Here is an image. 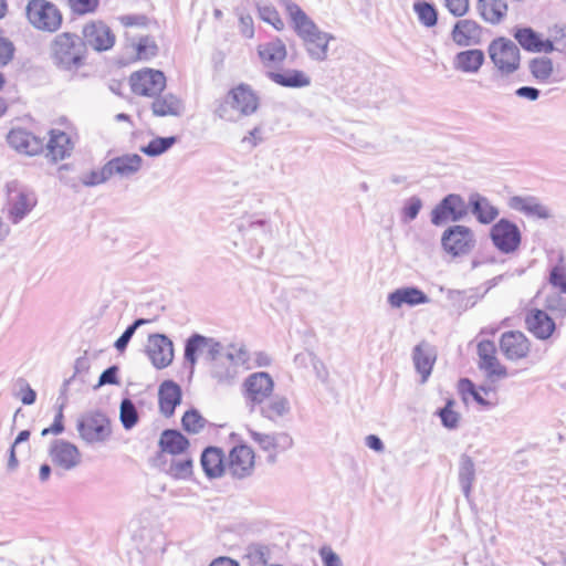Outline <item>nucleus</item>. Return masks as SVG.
Returning a JSON list of instances; mask_svg holds the SVG:
<instances>
[{"mask_svg":"<svg viewBox=\"0 0 566 566\" xmlns=\"http://www.w3.org/2000/svg\"><path fill=\"white\" fill-rule=\"evenodd\" d=\"M284 7L293 30L302 40L308 55L314 60L324 61L327 57L329 41L334 39L333 35L319 30L298 4L285 0Z\"/></svg>","mask_w":566,"mask_h":566,"instance_id":"1","label":"nucleus"},{"mask_svg":"<svg viewBox=\"0 0 566 566\" xmlns=\"http://www.w3.org/2000/svg\"><path fill=\"white\" fill-rule=\"evenodd\" d=\"M50 59L60 70L77 71L85 64V49L75 33L62 32L50 44Z\"/></svg>","mask_w":566,"mask_h":566,"instance_id":"2","label":"nucleus"},{"mask_svg":"<svg viewBox=\"0 0 566 566\" xmlns=\"http://www.w3.org/2000/svg\"><path fill=\"white\" fill-rule=\"evenodd\" d=\"M260 105V97L251 85L240 83L230 88L216 112L218 116L226 120H232V111L242 116L254 114Z\"/></svg>","mask_w":566,"mask_h":566,"instance_id":"3","label":"nucleus"},{"mask_svg":"<svg viewBox=\"0 0 566 566\" xmlns=\"http://www.w3.org/2000/svg\"><path fill=\"white\" fill-rule=\"evenodd\" d=\"M488 55L494 70L501 76H510L521 69V50L506 36H497L488 45Z\"/></svg>","mask_w":566,"mask_h":566,"instance_id":"4","label":"nucleus"},{"mask_svg":"<svg viewBox=\"0 0 566 566\" xmlns=\"http://www.w3.org/2000/svg\"><path fill=\"white\" fill-rule=\"evenodd\" d=\"M25 17L33 29L44 33H55L63 24V13L49 0H30L25 7Z\"/></svg>","mask_w":566,"mask_h":566,"instance_id":"5","label":"nucleus"},{"mask_svg":"<svg viewBox=\"0 0 566 566\" xmlns=\"http://www.w3.org/2000/svg\"><path fill=\"white\" fill-rule=\"evenodd\" d=\"M36 203L38 199L33 191L17 181L7 184L3 210L12 223L20 222L35 208Z\"/></svg>","mask_w":566,"mask_h":566,"instance_id":"6","label":"nucleus"},{"mask_svg":"<svg viewBox=\"0 0 566 566\" xmlns=\"http://www.w3.org/2000/svg\"><path fill=\"white\" fill-rule=\"evenodd\" d=\"M127 83L132 95L154 98L166 90L167 76L158 69L145 66L132 72Z\"/></svg>","mask_w":566,"mask_h":566,"instance_id":"7","label":"nucleus"},{"mask_svg":"<svg viewBox=\"0 0 566 566\" xmlns=\"http://www.w3.org/2000/svg\"><path fill=\"white\" fill-rule=\"evenodd\" d=\"M513 36L524 51L531 53L548 54L555 50V43H566V30L560 27H554L551 39L530 27L516 28Z\"/></svg>","mask_w":566,"mask_h":566,"instance_id":"8","label":"nucleus"},{"mask_svg":"<svg viewBox=\"0 0 566 566\" xmlns=\"http://www.w3.org/2000/svg\"><path fill=\"white\" fill-rule=\"evenodd\" d=\"M441 245L443 251L453 258L465 256L474 251L476 238L471 228L455 224L442 233Z\"/></svg>","mask_w":566,"mask_h":566,"instance_id":"9","label":"nucleus"},{"mask_svg":"<svg viewBox=\"0 0 566 566\" xmlns=\"http://www.w3.org/2000/svg\"><path fill=\"white\" fill-rule=\"evenodd\" d=\"M123 54L125 63L148 62L159 54V45L151 35L135 36L125 32Z\"/></svg>","mask_w":566,"mask_h":566,"instance_id":"10","label":"nucleus"},{"mask_svg":"<svg viewBox=\"0 0 566 566\" xmlns=\"http://www.w3.org/2000/svg\"><path fill=\"white\" fill-rule=\"evenodd\" d=\"M476 354L478 366L480 370L485 373L491 382L507 376V368L500 360L494 342L490 339L480 340L476 345Z\"/></svg>","mask_w":566,"mask_h":566,"instance_id":"11","label":"nucleus"},{"mask_svg":"<svg viewBox=\"0 0 566 566\" xmlns=\"http://www.w3.org/2000/svg\"><path fill=\"white\" fill-rule=\"evenodd\" d=\"M78 433L88 443L106 441L112 433L109 419L101 412L85 415L78 422Z\"/></svg>","mask_w":566,"mask_h":566,"instance_id":"12","label":"nucleus"},{"mask_svg":"<svg viewBox=\"0 0 566 566\" xmlns=\"http://www.w3.org/2000/svg\"><path fill=\"white\" fill-rule=\"evenodd\" d=\"M83 46L87 45L97 52L111 50L116 42L113 30L102 20H92L82 30Z\"/></svg>","mask_w":566,"mask_h":566,"instance_id":"13","label":"nucleus"},{"mask_svg":"<svg viewBox=\"0 0 566 566\" xmlns=\"http://www.w3.org/2000/svg\"><path fill=\"white\" fill-rule=\"evenodd\" d=\"M500 350L510 361L527 359L532 353V343L521 331H509L499 339Z\"/></svg>","mask_w":566,"mask_h":566,"instance_id":"14","label":"nucleus"},{"mask_svg":"<svg viewBox=\"0 0 566 566\" xmlns=\"http://www.w3.org/2000/svg\"><path fill=\"white\" fill-rule=\"evenodd\" d=\"M227 462L230 474L234 478L243 479L253 473L256 455L250 446L239 443L229 451Z\"/></svg>","mask_w":566,"mask_h":566,"instance_id":"15","label":"nucleus"},{"mask_svg":"<svg viewBox=\"0 0 566 566\" xmlns=\"http://www.w3.org/2000/svg\"><path fill=\"white\" fill-rule=\"evenodd\" d=\"M221 349V344L216 339L195 334L187 340L185 357L193 366L199 358L213 361Z\"/></svg>","mask_w":566,"mask_h":566,"instance_id":"16","label":"nucleus"},{"mask_svg":"<svg viewBox=\"0 0 566 566\" xmlns=\"http://www.w3.org/2000/svg\"><path fill=\"white\" fill-rule=\"evenodd\" d=\"M75 138L76 130L72 126H67L66 129H51L46 144L48 155L54 161L70 157L74 149Z\"/></svg>","mask_w":566,"mask_h":566,"instance_id":"17","label":"nucleus"},{"mask_svg":"<svg viewBox=\"0 0 566 566\" xmlns=\"http://www.w3.org/2000/svg\"><path fill=\"white\" fill-rule=\"evenodd\" d=\"M243 390L251 403L261 405L272 396L274 381L268 373H253L244 380Z\"/></svg>","mask_w":566,"mask_h":566,"instance_id":"18","label":"nucleus"},{"mask_svg":"<svg viewBox=\"0 0 566 566\" xmlns=\"http://www.w3.org/2000/svg\"><path fill=\"white\" fill-rule=\"evenodd\" d=\"M465 214L467 205L464 200L459 195L451 193L432 210L431 222L440 226L449 221H458Z\"/></svg>","mask_w":566,"mask_h":566,"instance_id":"19","label":"nucleus"},{"mask_svg":"<svg viewBox=\"0 0 566 566\" xmlns=\"http://www.w3.org/2000/svg\"><path fill=\"white\" fill-rule=\"evenodd\" d=\"M491 239L500 251L509 253L518 248L521 232L515 223L501 219L492 227Z\"/></svg>","mask_w":566,"mask_h":566,"instance_id":"20","label":"nucleus"},{"mask_svg":"<svg viewBox=\"0 0 566 566\" xmlns=\"http://www.w3.org/2000/svg\"><path fill=\"white\" fill-rule=\"evenodd\" d=\"M249 436L262 451L268 453L271 461H274L293 444L292 438L286 433L266 434L249 429Z\"/></svg>","mask_w":566,"mask_h":566,"instance_id":"21","label":"nucleus"},{"mask_svg":"<svg viewBox=\"0 0 566 566\" xmlns=\"http://www.w3.org/2000/svg\"><path fill=\"white\" fill-rule=\"evenodd\" d=\"M256 55L265 69L273 70L286 60L287 48L281 38L274 36L256 46Z\"/></svg>","mask_w":566,"mask_h":566,"instance_id":"22","label":"nucleus"},{"mask_svg":"<svg viewBox=\"0 0 566 566\" xmlns=\"http://www.w3.org/2000/svg\"><path fill=\"white\" fill-rule=\"evenodd\" d=\"M8 144L18 153L35 156L43 150V142L31 132L14 127L7 135Z\"/></svg>","mask_w":566,"mask_h":566,"instance_id":"23","label":"nucleus"},{"mask_svg":"<svg viewBox=\"0 0 566 566\" xmlns=\"http://www.w3.org/2000/svg\"><path fill=\"white\" fill-rule=\"evenodd\" d=\"M482 33V25L474 19H460L454 23L450 36L455 45L470 46L481 41Z\"/></svg>","mask_w":566,"mask_h":566,"instance_id":"24","label":"nucleus"},{"mask_svg":"<svg viewBox=\"0 0 566 566\" xmlns=\"http://www.w3.org/2000/svg\"><path fill=\"white\" fill-rule=\"evenodd\" d=\"M150 99V111L155 117H181L186 112L185 101L177 94L161 93Z\"/></svg>","mask_w":566,"mask_h":566,"instance_id":"25","label":"nucleus"},{"mask_svg":"<svg viewBox=\"0 0 566 566\" xmlns=\"http://www.w3.org/2000/svg\"><path fill=\"white\" fill-rule=\"evenodd\" d=\"M158 448L160 453L177 458L189 453L190 441L180 431L176 429H166L159 437Z\"/></svg>","mask_w":566,"mask_h":566,"instance_id":"26","label":"nucleus"},{"mask_svg":"<svg viewBox=\"0 0 566 566\" xmlns=\"http://www.w3.org/2000/svg\"><path fill=\"white\" fill-rule=\"evenodd\" d=\"M147 354L156 368H165L174 358L172 343L164 335H153L148 342Z\"/></svg>","mask_w":566,"mask_h":566,"instance_id":"27","label":"nucleus"},{"mask_svg":"<svg viewBox=\"0 0 566 566\" xmlns=\"http://www.w3.org/2000/svg\"><path fill=\"white\" fill-rule=\"evenodd\" d=\"M50 457L54 464L65 470L73 469L81 461L77 447L64 440H57L51 446Z\"/></svg>","mask_w":566,"mask_h":566,"instance_id":"28","label":"nucleus"},{"mask_svg":"<svg viewBox=\"0 0 566 566\" xmlns=\"http://www.w3.org/2000/svg\"><path fill=\"white\" fill-rule=\"evenodd\" d=\"M526 328L537 338L547 339L555 331L553 318L544 311L532 308L525 316Z\"/></svg>","mask_w":566,"mask_h":566,"instance_id":"29","label":"nucleus"},{"mask_svg":"<svg viewBox=\"0 0 566 566\" xmlns=\"http://www.w3.org/2000/svg\"><path fill=\"white\" fill-rule=\"evenodd\" d=\"M200 463L205 474L210 479L221 478L228 469L224 453L220 448H206L200 458Z\"/></svg>","mask_w":566,"mask_h":566,"instance_id":"30","label":"nucleus"},{"mask_svg":"<svg viewBox=\"0 0 566 566\" xmlns=\"http://www.w3.org/2000/svg\"><path fill=\"white\" fill-rule=\"evenodd\" d=\"M459 389L463 395H471L482 406L492 407L499 403L497 389L493 384L476 388L470 379L465 378L459 381Z\"/></svg>","mask_w":566,"mask_h":566,"instance_id":"31","label":"nucleus"},{"mask_svg":"<svg viewBox=\"0 0 566 566\" xmlns=\"http://www.w3.org/2000/svg\"><path fill=\"white\" fill-rule=\"evenodd\" d=\"M181 402V389L172 380H165L158 389V406L161 415L169 418Z\"/></svg>","mask_w":566,"mask_h":566,"instance_id":"32","label":"nucleus"},{"mask_svg":"<svg viewBox=\"0 0 566 566\" xmlns=\"http://www.w3.org/2000/svg\"><path fill=\"white\" fill-rule=\"evenodd\" d=\"M509 207L528 217L539 219H547L551 217L548 208L542 205L535 197L531 196H513L509 200Z\"/></svg>","mask_w":566,"mask_h":566,"instance_id":"33","label":"nucleus"},{"mask_svg":"<svg viewBox=\"0 0 566 566\" xmlns=\"http://www.w3.org/2000/svg\"><path fill=\"white\" fill-rule=\"evenodd\" d=\"M143 158L137 154H125L107 161L111 178L114 175L129 177L137 174L143 166Z\"/></svg>","mask_w":566,"mask_h":566,"instance_id":"34","label":"nucleus"},{"mask_svg":"<svg viewBox=\"0 0 566 566\" xmlns=\"http://www.w3.org/2000/svg\"><path fill=\"white\" fill-rule=\"evenodd\" d=\"M476 9L485 22L499 24L506 17L509 7L505 0H478Z\"/></svg>","mask_w":566,"mask_h":566,"instance_id":"35","label":"nucleus"},{"mask_svg":"<svg viewBox=\"0 0 566 566\" xmlns=\"http://www.w3.org/2000/svg\"><path fill=\"white\" fill-rule=\"evenodd\" d=\"M268 76L275 84L284 87H305L311 84V77L302 70L270 71Z\"/></svg>","mask_w":566,"mask_h":566,"instance_id":"36","label":"nucleus"},{"mask_svg":"<svg viewBox=\"0 0 566 566\" xmlns=\"http://www.w3.org/2000/svg\"><path fill=\"white\" fill-rule=\"evenodd\" d=\"M484 63V53L479 49L459 52L454 57V67L463 73H476Z\"/></svg>","mask_w":566,"mask_h":566,"instance_id":"37","label":"nucleus"},{"mask_svg":"<svg viewBox=\"0 0 566 566\" xmlns=\"http://www.w3.org/2000/svg\"><path fill=\"white\" fill-rule=\"evenodd\" d=\"M528 70L532 77L541 84H549L554 81L555 67L552 59L537 56L528 62Z\"/></svg>","mask_w":566,"mask_h":566,"instance_id":"38","label":"nucleus"},{"mask_svg":"<svg viewBox=\"0 0 566 566\" xmlns=\"http://www.w3.org/2000/svg\"><path fill=\"white\" fill-rule=\"evenodd\" d=\"M388 302L392 307L398 308L403 304L411 306L422 304L427 302V296L422 291L416 287H405L392 292L388 297Z\"/></svg>","mask_w":566,"mask_h":566,"instance_id":"39","label":"nucleus"},{"mask_svg":"<svg viewBox=\"0 0 566 566\" xmlns=\"http://www.w3.org/2000/svg\"><path fill=\"white\" fill-rule=\"evenodd\" d=\"M167 473L176 480H187L193 473V460L189 453L174 458L168 467Z\"/></svg>","mask_w":566,"mask_h":566,"instance_id":"40","label":"nucleus"},{"mask_svg":"<svg viewBox=\"0 0 566 566\" xmlns=\"http://www.w3.org/2000/svg\"><path fill=\"white\" fill-rule=\"evenodd\" d=\"M258 15L265 23L272 25L276 31H283L285 22L282 19L276 7L270 2H259L256 4Z\"/></svg>","mask_w":566,"mask_h":566,"instance_id":"41","label":"nucleus"},{"mask_svg":"<svg viewBox=\"0 0 566 566\" xmlns=\"http://www.w3.org/2000/svg\"><path fill=\"white\" fill-rule=\"evenodd\" d=\"M111 178L107 164L102 167L83 170L77 181L84 187H95L104 184Z\"/></svg>","mask_w":566,"mask_h":566,"instance_id":"42","label":"nucleus"},{"mask_svg":"<svg viewBox=\"0 0 566 566\" xmlns=\"http://www.w3.org/2000/svg\"><path fill=\"white\" fill-rule=\"evenodd\" d=\"M208 420L195 408L187 410L181 418L182 429L189 434H198L207 427Z\"/></svg>","mask_w":566,"mask_h":566,"instance_id":"43","label":"nucleus"},{"mask_svg":"<svg viewBox=\"0 0 566 566\" xmlns=\"http://www.w3.org/2000/svg\"><path fill=\"white\" fill-rule=\"evenodd\" d=\"M472 212L476 219L482 223H490L497 217V210L488 199L476 196L471 201Z\"/></svg>","mask_w":566,"mask_h":566,"instance_id":"44","label":"nucleus"},{"mask_svg":"<svg viewBox=\"0 0 566 566\" xmlns=\"http://www.w3.org/2000/svg\"><path fill=\"white\" fill-rule=\"evenodd\" d=\"M434 355L424 348L422 345H418L415 348L413 361L417 370L422 375V379L426 380L430 375L432 366L434 364Z\"/></svg>","mask_w":566,"mask_h":566,"instance_id":"45","label":"nucleus"},{"mask_svg":"<svg viewBox=\"0 0 566 566\" xmlns=\"http://www.w3.org/2000/svg\"><path fill=\"white\" fill-rule=\"evenodd\" d=\"M289 410L287 400L285 398L276 397L269 401L266 400V403L261 409V413L271 421H277L286 416Z\"/></svg>","mask_w":566,"mask_h":566,"instance_id":"46","label":"nucleus"},{"mask_svg":"<svg viewBox=\"0 0 566 566\" xmlns=\"http://www.w3.org/2000/svg\"><path fill=\"white\" fill-rule=\"evenodd\" d=\"M177 143V137H156L153 138L146 146L140 148V151L149 157H156L168 149H170Z\"/></svg>","mask_w":566,"mask_h":566,"instance_id":"47","label":"nucleus"},{"mask_svg":"<svg viewBox=\"0 0 566 566\" xmlns=\"http://www.w3.org/2000/svg\"><path fill=\"white\" fill-rule=\"evenodd\" d=\"M413 11L418 20L427 28L434 27L438 22V11L436 7L427 1H417L413 3Z\"/></svg>","mask_w":566,"mask_h":566,"instance_id":"48","label":"nucleus"},{"mask_svg":"<svg viewBox=\"0 0 566 566\" xmlns=\"http://www.w3.org/2000/svg\"><path fill=\"white\" fill-rule=\"evenodd\" d=\"M120 25L125 32L132 33L133 29H147L153 21L145 14H125L118 18Z\"/></svg>","mask_w":566,"mask_h":566,"instance_id":"49","label":"nucleus"},{"mask_svg":"<svg viewBox=\"0 0 566 566\" xmlns=\"http://www.w3.org/2000/svg\"><path fill=\"white\" fill-rule=\"evenodd\" d=\"M549 283L562 293H566V263L563 255L549 273Z\"/></svg>","mask_w":566,"mask_h":566,"instance_id":"50","label":"nucleus"},{"mask_svg":"<svg viewBox=\"0 0 566 566\" xmlns=\"http://www.w3.org/2000/svg\"><path fill=\"white\" fill-rule=\"evenodd\" d=\"M66 4L72 13L85 15L97 10L99 0H66Z\"/></svg>","mask_w":566,"mask_h":566,"instance_id":"51","label":"nucleus"},{"mask_svg":"<svg viewBox=\"0 0 566 566\" xmlns=\"http://www.w3.org/2000/svg\"><path fill=\"white\" fill-rule=\"evenodd\" d=\"M120 421L126 429L133 428L138 421L137 410L129 399H124L120 403Z\"/></svg>","mask_w":566,"mask_h":566,"instance_id":"52","label":"nucleus"},{"mask_svg":"<svg viewBox=\"0 0 566 566\" xmlns=\"http://www.w3.org/2000/svg\"><path fill=\"white\" fill-rule=\"evenodd\" d=\"M443 7L450 14L463 18L470 11V0H441Z\"/></svg>","mask_w":566,"mask_h":566,"instance_id":"53","label":"nucleus"},{"mask_svg":"<svg viewBox=\"0 0 566 566\" xmlns=\"http://www.w3.org/2000/svg\"><path fill=\"white\" fill-rule=\"evenodd\" d=\"M453 407H454V401L448 400L444 408H442L439 411V416L441 418L443 426H446L447 428H450V429H453L458 426L459 418H460L459 413L454 411Z\"/></svg>","mask_w":566,"mask_h":566,"instance_id":"54","label":"nucleus"},{"mask_svg":"<svg viewBox=\"0 0 566 566\" xmlns=\"http://www.w3.org/2000/svg\"><path fill=\"white\" fill-rule=\"evenodd\" d=\"M148 321L147 319H144V318H139L137 321L134 322L133 325H130L123 334L122 336L115 342V347L117 350L119 352H123L129 339L132 338V336L134 335L136 328L140 325H144L146 324Z\"/></svg>","mask_w":566,"mask_h":566,"instance_id":"55","label":"nucleus"},{"mask_svg":"<svg viewBox=\"0 0 566 566\" xmlns=\"http://www.w3.org/2000/svg\"><path fill=\"white\" fill-rule=\"evenodd\" d=\"M240 32L248 39L254 36V21L251 14L244 13L239 18Z\"/></svg>","mask_w":566,"mask_h":566,"instance_id":"56","label":"nucleus"},{"mask_svg":"<svg viewBox=\"0 0 566 566\" xmlns=\"http://www.w3.org/2000/svg\"><path fill=\"white\" fill-rule=\"evenodd\" d=\"M13 44L6 39H0V66L7 65L13 57Z\"/></svg>","mask_w":566,"mask_h":566,"instance_id":"57","label":"nucleus"},{"mask_svg":"<svg viewBox=\"0 0 566 566\" xmlns=\"http://www.w3.org/2000/svg\"><path fill=\"white\" fill-rule=\"evenodd\" d=\"M324 566H342L340 558L331 547L324 546L319 551Z\"/></svg>","mask_w":566,"mask_h":566,"instance_id":"58","label":"nucleus"},{"mask_svg":"<svg viewBox=\"0 0 566 566\" xmlns=\"http://www.w3.org/2000/svg\"><path fill=\"white\" fill-rule=\"evenodd\" d=\"M18 398L24 405H32L35 401L36 394L28 384H23L18 392Z\"/></svg>","mask_w":566,"mask_h":566,"instance_id":"59","label":"nucleus"},{"mask_svg":"<svg viewBox=\"0 0 566 566\" xmlns=\"http://www.w3.org/2000/svg\"><path fill=\"white\" fill-rule=\"evenodd\" d=\"M64 430V424H63V412L62 410H60L55 418H54V421L52 423L51 427L49 428H45L42 430L41 434L42 436H48L50 433H53V434H60L62 431Z\"/></svg>","mask_w":566,"mask_h":566,"instance_id":"60","label":"nucleus"},{"mask_svg":"<svg viewBox=\"0 0 566 566\" xmlns=\"http://www.w3.org/2000/svg\"><path fill=\"white\" fill-rule=\"evenodd\" d=\"M515 94L521 98L536 101L539 96V91L535 87L522 86L516 90Z\"/></svg>","mask_w":566,"mask_h":566,"instance_id":"61","label":"nucleus"},{"mask_svg":"<svg viewBox=\"0 0 566 566\" xmlns=\"http://www.w3.org/2000/svg\"><path fill=\"white\" fill-rule=\"evenodd\" d=\"M116 373L117 368L115 366L107 368L104 370L99 377L98 386L106 385V384H116Z\"/></svg>","mask_w":566,"mask_h":566,"instance_id":"62","label":"nucleus"},{"mask_svg":"<svg viewBox=\"0 0 566 566\" xmlns=\"http://www.w3.org/2000/svg\"><path fill=\"white\" fill-rule=\"evenodd\" d=\"M421 208V202L420 200L416 199V200H412L406 208H405V216L408 218V219H415L417 217V214L419 213V210Z\"/></svg>","mask_w":566,"mask_h":566,"instance_id":"63","label":"nucleus"},{"mask_svg":"<svg viewBox=\"0 0 566 566\" xmlns=\"http://www.w3.org/2000/svg\"><path fill=\"white\" fill-rule=\"evenodd\" d=\"M253 361L256 367H266L271 365L272 358L265 352H259L254 354Z\"/></svg>","mask_w":566,"mask_h":566,"instance_id":"64","label":"nucleus"}]
</instances>
